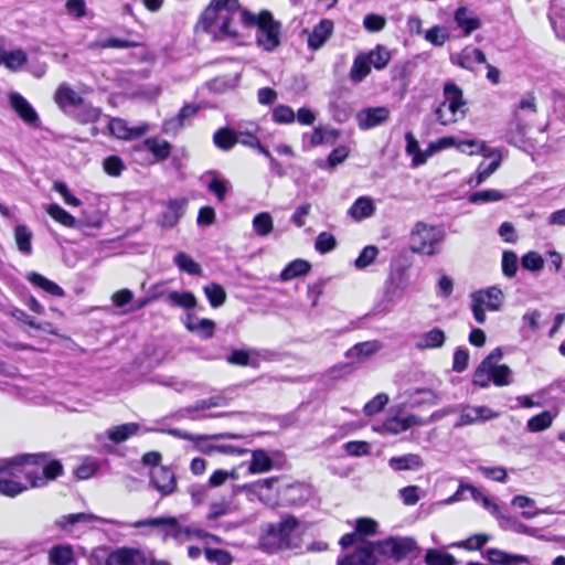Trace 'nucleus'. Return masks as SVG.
Listing matches in <instances>:
<instances>
[{
    "mask_svg": "<svg viewBox=\"0 0 565 565\" xmlns=\"http://www.w3.org/2000/svg\"><path fill=\"white\" fill-rule=\"evenodd\" d=\"M142 46V43L135 40H122L118 38H108L102 41H96L90 44L92 49H135Z\"/></svg>",
    "mask_w": 565,
    "mask_h": 565,
    "instance_id": "37",
    "label": "nucleus"
},
{
    "mask_svg": "<svg viewBox=\"0 0 565 565\" xmlns=\"http://www.w3.org/2000/svg\"><path fill=\"white\" fill-rule=\"evenodd\" d=\"M311 268V265L303 259H295L290 262L280 273V278L284 281L291 280L296 277L306 275Z\"/></svg>",
    "mask_w": 565,
    "mask_h": 565,
    "instance_id": "38",
    "label": "nucleus"
},
{
    "mask_svg": "<svg viewBox=\"0 0 565 565\" xmlns=\"http://www.w3.org/2000/svg\"><path fill=\"white\" fill-rule=\"evenodd\" d=\"M372 541H364L352 553L338 559V565H376L379 558L376 552L370 546Z\"/></svg>",
    "mask_w": 565,
    "mask_h": 565,
    "instance_id": "9",
    "label": "nucleus"
},
{
    "mask_svg": "<svg viewBox=\"0 0 565 565\" xmlns=\"http://www.w3.org/2000/svg\"><path fill=\"white\" fill-rule=\"evenodd\" d=\"M444 239L445 233L441 228L417 222L409 234V249L416 254L433 256L439 253Z\"/></svg>",
    "mask_w": 565,
    "mask_h": 565,
    "instance_id": "5",
    "label": "nucleus"
},
{
    "mask_svg": "<svg viewBox=\"0 0 565 565\" xmlns=\"http://www.w3.org/2000/svg\"><path fill=\"white\" fill-rule=\"evenodd\" d=\"M92 520H93V515L84 513V512H78V513L62 515L60 519H57L55 521V524L58 529L66 531V530H70L73 525H75L77 523H81V522L87 523V522H90Z\"/></svg>",
    "mask_w": 565,
    "mask_h": 565,
    "instance_id": "50",
    "label": "nucleus"
},
{
    "mask_svg": "<svg viewBox=\"0 0 565 565\" xmlns=\"http://www.w3.org/2000/svg\"><path fill=\"white\" fill-rule=\"evenodd\" d=\"M145 563L146 557L139 548L127 546L110 552L105 559V565H145Z\"/></svg>",
    "mask_w": 565,
    "mask_h": 565,
    "instance_id": "11",
    "label": "nucleus"
},
{
    "mask_svg": "<svg viewBox=\"0 0 565 565\" xmlns=\"http://www.w3.org/2000/svg\"><path fill=\"white\" fill-rule=\"evenodd\" d=\"M372 542L370 546L373 547L377 556L395 563L416 557L419 554L416 541L409 536H388Z\"/></svg>",
    "mask_w": 565,
    "mask_h": 565,
    "instance_id": "4",
    "label": "nucleus"
},
{
    "mask_svg": "<svg viewBox=\"0 0 565 565\" xmlns=\"http://www.w3.org/2000/svg\"><path fill=\"white\" fill-rule=\"evenodd\" d=\"M46 213L57 223L65 227H75L76 220L66 210L56 203H51L45 209Z\"/></svg>",
    "mask_w": 565,
    "mask_h": 565,
    "instance_id": "40",
    "label": "nucleus"
},
{
    "mask_svg": "<svg viewBox=\"0 0 565 565\" xmlns=\"http://www.w3.org/2000/svg\"><path fill=\"white\" fill-rule=\"evenodd\" d=\"M12 317L35 330H43L51 334H56V332L52 329L53 326L51 322H36L33 317L29 316L25 311L21 309H15L14 311H12Z\"/></svg>",
    "mask_w": 565,
    "mask_h": 565,
    "instance_id": "48",
    "label": "nucleus"
},
{
    "mask_svg": "<svg viewBox=\"0 0 565 565\" xmlns=\"http://www.w3.org/2000/svg\"><path fill=\"white\" fill-rule=\"evenodd\" d=\"M168 301L173 307H181L186 310L193 309L198 305L196 297L191 291L171 290L168 292Z\"/></svg>",
    "mask_w": 565,
    "mask_h": 565,
    "instance_id": "36",
    "label": "nucleus"
},
{
    "mask_svg": "<svg viewBox=\"0 0 565 565\" xmlns=\"http://www.w3.org/2000/svg\"><path fill=\"white\" fill-rule=\"evenodd\" d=\"M427 422L419 416L416 415H407L406 417L393 416L387 418L383 424V429L386 433L397 435L399 433L406 431L407 429L414 426H424Z\"/></svg>",
    "mask_w": 565,
    "mask_h": 565,
    "instance_id": "15",
    "label": "nucleus"
},
{
    "mask_svg": "<svg viewBox=\"0 0 565 565\" xmlns=\"http://www.w3.org/2000/svg\"><path fill=\"white\" fill-rule=\"evenodd\" d=\"M388 466L396 471L417 470L424 466L422 457L417 454H407L401 457H392Z\"/></svg>",
    "mask_w": 565,
    "mask_h": 565,
    "instance_id": "31",
    "label": "nucleus"
},
{
    "mask_svg": "<svg viewBox=\"0 0 565 565\" xmlns=\"http://www.w3.org/2000/svg\"><path fill=\"white\" fill-rule=\"evenodd\" d=\"M445 102L449 113L457 114L463 106L462 90L455 83H446L444 87Z\"/></svg>",
    "mask_w": 565,
    "mask_h": 565,
    "instance_id": "27",
    "label": "nucleus"
},
{
    "mask_svg": "<svg viewBox=\"0 0 565 565\" xmlns=\"http://www.w3.org/2000/svg\"><path fill=\"white\" fill-rule=\"evenodd\" d=\"M110 134L121 140H134L143 136L149 130L148 124L130 127L122 118H111L108 122Z\"/></svg>",
    "mask_w": 565,
    "mask_h": 565,
    "instance_id": "12",
    "label": "nucleus"
},
{
    "mask_svg": "<svg viewBox=\"0 0 565 565\" xmlns=\"http://www.w3.org/2000/svg\"><path fill=\"white\" fill-rule=\"evenodd\" d=\"M521 265L524 269L537 271L543 268L544 260L539 253L531 250L523 255Z\"/></svg>",
    "mask_w": 565,
    "mask_h": 565,
    "instance_id": "64",
    "label": "nucleus"
},
{
    "mask_svg": "<svg viewBox=\"0 0 565 565\" xmlns=\"http://www.w3.org/2000/svg\"><path fill=\"white\" fill-rule=\"evenodd\" d=\"M355 531L362 536H371L377 532V522L371 518H359L355 521Z\"/></svg>",
    "mask_w": 565,
    "mask_h": 565,
    "instance_id": "61",
    "label": "nucleus"
},
{
    "mask_svg": "<svg viewBox=\"0 0 565 565\" xmlns=\"http://www.w3.org/2000/svg\"><path fill=\"white\" fill-rule=\"evenodd\" d=\"M505 198V194L499 190L487 189L476 191L470 194L469 202L471 203H488L501 201Z\"/></svg>",
    "mask_w": 565,
    "mask_h": 565,
    "instance_id": "54",
    "label": "nucleus"
},
{
    "mask_svg": "<svg viewBox=\"0 0 565 565\" xmlns=\"http://www.w3.org/2000/svg\"><path fill=\"white\" fill-rule=\"evenodd\" d=\"M14 239L18 249L25 254L30 255L32 253V232L28 228L26 225L20 224L14 228Z\"/></svg>",
    "mask_w": 565,
    "mask_h": 565,
    "instance_id": "41",
    "label": "nucleus"
},
{
    "mask_svg": "<svg viewBox=\"0 0 565 565\" xmlns=\"http://www.w3.org/2000/svg\"><path fill=\"white\" fill-rule=\"evenodd\" d=\"M54 102L61 109H65L68 106L83 105L84 98L67 84H61L55 90Z\"/></svg>",
    "mask_w": 565,
    "mask_h": 565,
    "instance_id": "23",
    "label": "nucleus"
},
{
    "mask_svg": "<svg viewBox=\"0 0 565 565\" xmlns=\"http://www.w3.org/2000/svg\"><path fill=\"white\" fill-rule=\"evenodd\" d=\"M103 168L106 174L117 178L121 175L126 166L119 156L113 154L104 159Z\"/></svg>",
    "mask_w": 565,
    "mask_h": 565,
    "instance_id": "56",
    "label": "nucleus"
},
{
    "mask_svg": "<svg viewBox=\"0 0 565 565\" xmlns=\"http://www.w3.org/2000/svg\"><path fill=\"white\" fill-rule=\"evenodd\" d=\"M498 360H491L492 383L497 386H505L511 383V370L508 365L497 364Z\"/></svg>",
    "mask_w": 565,
    "mask_h": 565,
    "instance_id": "53",
    "label": "nucleus"
},
{
    "mask_svg": "<svg viewBox=\"0 0 565 565\" xmlns=\"http://www.w3.org/2000/svg\"><path fill=\"white\" fill-rule=\"evenodd\" d=\"M213 142L218 149L228 151L238 142V137L233 129L223 127L214 132Z\"/></svg>",
    "mask_w": 565,
    "mask_h": 565,
    "instance_id": "35",
    "label": "nucleus"
},
{
    "mask_svg": "<svg viewBox=\"0 0 565 565\" xmlns=\"http://www.w3.org/2000/svg\"><path fill=\"white\" fill-rule=\"evenodd\" d=\"M50 565H71L75 561V554L71 544H57L47 553Z\"/></svg>",
    "mask_w": 565,
    "mask_h": 565,
    "instance_id": "24",
    "label": "nucleus"
},
{
    "mask_svg": "<svg viewBox=\"0 0 565 565\" xmlns=\"http://www.w3.org/2000/svg\"><path fill=\"white\" fill-rule=\"evenodd\" d=\"M64 473V467L50 452L20 454L0 465V476L19 480L24 477L31 488H41Z\"/></svg>",
    "mask_w": 565,
    "mask_h": 565,
    "instance_id": "2",
    "label": "nucleus"
},
{
    "mask_svg": "<svg viewBox=\"0 0 565 565\" xmlns=\"http://www.w3.org/2000/svg\"><path fill=\"white\" fill-rule=\"evenodd\" d=\"M142 146L156 158L157 161H164L172 153L171 142L168 140H161L157 137L146 138Z\"/></svg>",
    "mask_w": 565,
    "mask_h": 565,
    "instance_id": "25",
    "label": "nucleus"
},
{
    "mask_svg": "<svg viewBox=\"0 0 565 565\" xmlns=\"http://www.w3.org/2000/svg\"><path fill=\"white\" fill-rule=\"evenodd\" d=\"M381 349V343L379 341H366L356 343L353 348H351L347 355L348 356H370L376 353Z\"/></svg>",
    "mask_w": 565,
    "mask_h": 565,
    "instance_id": "55",
    "label": "nucleus"
},
{
    "mask_svg": "<svg viewBox=\"0 0 565 565\" xmlns=\"http://www.w3.org/2000/svg\"><path fill=\"white\" fill-rule=\"evenodd\" d=\"M367 60L369 57H366V55H364L363 52L359 53L354 57L349 74L350 79L353 83H361L371 73V65Z\"/></svg>",
    "mask_w": 565,
    "mask_h": 565,
    "instance_id": "33",
    "label": "nucleus"
},
{
    "mask_svg": "<svg viewBox=\"0 0 565 565\" xmlns=\"http://www.w3.org/2000/svg\"><path fill=\"white\" fill-rule=\"evenodd\" d=\"M375 211L376 206L372 198L360 196L353 202V204L348 210V215L352 220L360 222L362 220L372 217L375 214Z\"/></svg>",
    "mask_w": 565,
    "mask_h": 565,
    "instance_id": "21",
    "label": "nucleus"
},
{
    "mask_svg": "<svg viewBox=\"0 0 565 565\" xmlns=\"http://www.w3.org/2000/svg\"><path fill=\"white\" fill-rule=\"evenodd\" d=\"M26 62H28V56L23 50L18 49V50L10 51V52H7L4 50L3 65L8 70L15 72V71L20 70L23 65H25Z\"/></svg>",
    "mask_w": 565,
    "mask_h": 565,
    "instance_id": "47",
    "label": "nucleus"
},
{
    "mask_svg": "<svg viewBox=\"0 0 565 565\" xmlns=\"http://www.w3.org/2000/svg\"><path fill=\"white\" fill-rule=\"evenodd\" d=\"M203 291L212 308L221 307L226 300V292L220 284L205 285Z\"/></svg>",
    "mask_w": 565,
    "mask_h": 565,
    "instance_id": "45",
    "label": "nucleus"
},
{
    "mask_svg": "<svg viewBox=\"0 0 565 565\" xmlns=\"http://www.w3.org/2000/svg\"><path fill=\"white\" fill-rule=\"evenodd\" d=\"M102 111L98 107L92 105H81V108L74 114V119L82 125L94 124L99 120Z\"/></svg>",
    "mask_w": 565,
    "mask_h": 565,
    "instance_id": "46",
    "label": "nucleus"
},
{
    "mask_svg": "<svg viewBox=\"0 0 565 565\" xmlns=\"http://www.w3.org/2000/svg\"><path fill=\"white\" fill-rule=\"evenodd\" d=\"M26 490L28 487L19 480H14L6 475L0 476V494L14 498Z\"/></svg>",
    "mask_w": 565,
    "mask_h": 565,
    "instance_id": "39",
    "label": "nucleus"
},
{
    "mask_svg": "<svg viewBox=\"0 0 565 565\" xmlns=\"http://www.w3.org/2000/svg\"><path fill=\"white\" fill-rule=\"evenodd\" d=\"M26 279L30 284H32L34 287L40 288L47 292L51 296L54 297H63L64 290L62 287H60L56 282L47 279L43 275L31 271L28 274Z\"/></svg>",
    "mask_w": 565,
    "mask_h": 565,
    "instance_id": "29",
    "label": "nucleus"
},
{
    "mask_svg": "<svg viewBox=\"0 0 565 565\" xmlns=\"http://www.w3.org/2000/svg\"><path fill=\"white\" fill-rule=\"evenodd\" d=\"M455 21L458 24V26L463 30L466 35L470 34L475 30H478L481 25L480 20L465 7H461L456 10Z\"/></svg>",
    "mask_w": 565,
    "mask_h": 565,
    "instance_id": "32",
    "label": "nucleus"
},
{
    "mask_svg": "<svg viewBox=\"0 0 565 565\" xmlns=\"http://www.w3.org/2000/svg\"><path fill=\"white\" fill-rule=\"evenodd\" d=\"M338 137V132L331 128H324L322 126H318L313 129L310 137L311 146H319L322 143H330L335 140Z\"/></svg>",
    "mask_w": 565,
    "mask_h": 565,
    "instance_id": "52",
    "label": "nucleus"
},
{
    "mask_svg": "<svg viewBox=\"0 0 565 565\" xmlns=\"http://www.w3.org/2000/svg\"><path fill=\"white\" fill-rule=\"evenodd\" d=\"M205 557L210 563L218 565H230L233 561L231 553L223 548L207 547L205 550Z\"/></svg>",
    "mask_w": 565,
    "mask_h": 565,
    "instance_id": "57",
    "label": "nucleus"
},
{
    "mask_svg": "<svg viewBox=\"0 0 565 565\" xmlns=\"http://www.w3.org/2000/svg\"><path fill=\"white\" fill-rule=\"evenodd\" d=\"M186 205V198L169 199L166 204V209L159 216V225L162 228H173L177 226L183 215Z\"/></svg>",
    "mask_w": 565,
    "mask_h": 565,
    "instance_id": "10",
    "label": "nucleus"
},
{
    "mask_svg": "<svg viewBox=\"0 0 565 565\" xmlns=\"http://www.w3.org/2000/svg\"><path fill=\"white\" fill-rule=\"evenodd\" d=\"M390 110L386 107H370L362 109L358 115V124L361 129H370L386 121Z\"/></svg>",
    "mask_w": 565,
    "mask_h": 565,
    "instance_id": "16",
    "label": "nucleus"
},
{
    "mask_svg": "<svg viewBox=\"0 0 565 565\" xmlns=\"http://www.w3.org/2000/svg\"><path fill=\"white\" fill-rule=\"evenodd\" d=\"M333 29V21L329 19H322L318 24L313 26L312 31L308 35L309 49L317 51L322 47L332 35Z\"/></svg>",
    "mask_w": 565,
    "mask_h": 565,
    "instance_id": "17",
    "label": "nucleus"
},
{
    "mask_svg": "<svg viewBox=\"0 0 565 565\" xmlns=\"http://www.w3.org/2000/svg\"><path fill=\"white\" fill-rule=\"evenodd\" d=\"M277 481L278 478H266L249 482V495H256L258 500L265 504H275L277 502V493L273 486Z\"/></svg>",
    "mask_w": 565,
    "mask_h": 565,
    "instance_id": "14",
    "label": "nucleus"
},
{
    "mask_svg": "<svg viewBox=\"0 0 565 565\" xmlns=\"http://www.w3.org/2000/svg\"><path fill=\"white\" fill-rule=\"evenodd\" d=\"M253 228L257 236H268L274 230L273 217L268 212H260L253 218Z\"/></svg>",
    "mask_w": 565,
    "mask_h": 565,
    "instance_id": "42",
    "label": "nucleus"
},
{
    "mask_svg": "<svg viewBox=\"0 0 565 565\" xmlns=\"http://www.w3.org/2000/svg\"><path fill=\"white\" fill-rule=\"evenodd\" d=\"M450 61L461 68L472 71L473 62L487 63V57L480 49L467 46L461 52L451 55Z\"/></svg>",
    "mask_w": 565,
    "mask_h": 565,
    "instance_id": "19",
    "label": "nucleus"
},
{
    "mask_svg": "<svg viewBox=\"0 0 565 565\" xmlns=\"http://www.w3.org/2000/svg\"><path fill=\"white\" fill-rule=\"evenodd\" d=\"M273 468V460L269 455L262 449L252 451L249 472H265Z\"/></svg>",
    "mask_w": 565,
    "mask_h": 565,
    "instance_id": "43",
    "label": "nucleus"
},
{
    "mask_svg": "<svg viewBox=\"0 0 565 565\" xmlns=\"http://www.w3.org/2000/svg\"><path fill=\"white\" fill-rule=\"evenodd\" d=\"M335 246V237L328 232L320 233L316 238L315 247L320 254H327L333 250Z\"/></svg>",
    "mask_w": 565,
    "mask_h": 565,
    "instance_id": "60",
    "label": "nucleus"
},
{
    "mask_svg": "<svg viewBox=\"0 0 565 565\" xmlns=\"http://www.w3.org/2000/svg\"><path fill=\"white\" fill-rule=\"evenodd\" d=\"M459 408L460 415L455 424L456 428L484 423L499 416L497 412L488 406L459 405Z\"/></svg>",
    "mask_w": 565,
    "mask_h": 565,
    "instance_id": "8",
    "label": "nucleus"
},
{
    "mask_svg": "<svg viewBox=\"0 0 565 565\" xmlns=\"http://www.w3.org/2000/svg\"><path fill=\"white\" fill-rule=\"evenodd\" d=\"M11 107L17 115L26 124L35 125L39 122V116L31 104L20 94H12L10 97Z\"/></svg>",
    "mask_w": 565,
    "mask_h": 565,
    "instance_id": "20",
    "label": "nucleus"
},
{
    "mask_svg": "<svg viewBox=\"0 0 565 565\" xmlns=\"http://www.w3.org/2000/svg\"><path fill=\"white\" fill-rule=\"evenodd\" d=\"M26 279L30 284H32L34 287L40 288L47 292L51 296L54 297H63L64 290L62 287H60L56 282L47 279L43 275L31 271L28 274Z\"/></svg>",
    "mask_w": 565,
    "mask_h": 565,
    "instance_id": "30",
    "label": "nucleus"
},
{
    "mask_svg": "<svg viewBox=\"0 0 565 565\" xmlns=\"http://www.w3.org/2000/svg\"><path fill=\"white\" fill-rule=\"evenodd\" d=\"M425 39L436 46H441L449 39V34L445 28L435 25L426 31Z\"/></svg>",
    "mask_w": 565,
    "mask_h": 565,
    "instance_id": "63",
    "label": "nucleus"
},
{
    "mask_svg": "<svg viewBox=\"0 0 565 565\" xmlns=\"http://www.w3.org/2000/svg\"><path fill=\"white\" fill-rule=\"evenodd\" d=\"M427 565H455V558L447 553H440L436 550H428L425 555Z\"/></svg>",
    "mask_w": 565,
    "mask_h": 565,
    "instance_id": "59",
    "label": "nucleus"
},
{
    "mask_svg": "<svg viewBox=\"0 0 565 565\" xmlns=\"http://www.w3.org/2000/svg\"><path fill=\"white\" fill-rule=\"evenodd\" d=\"M379 254L377 247L373 245L365 246L355 259L354 265L358 269H364L370 266Z\"/></svg>",
    "mask_w": 565,
    "mask_h": 565,
    "instance_id": "58",
    "label": "nucleus"
},
{
    "mask_svg": "<svg viewBox=\"0 0 565 565\" xmlns=\"http://www.w3.org/2000/svg\"><path fill=\"white\" fill-rule=\"evenodd\" d=\"M502 351L500 348L494 349L477 367L473 374V384L480 387H488L492 382L491 360H500Z\"/></svg>",
    "mask_w": 565,
    "mask_h": 565,
    "instance_id": "18",
    "label": "nucleus"
},
{
    "mask_svg": "<svg viewBox=\"0 0 565 565\" xmlns=\"http://www.w3.org/2000/svg\"><path fill=\"white\" fill-rule=\"evenodd\" d=\"M446 341L445 332L439 328H434L417 337L415 347L419 350L438 349L444 345Z\"/></svg>",
    "mask_w": 565,
    "mask_h": 565,
    "instance_id": "26",
    "label": "nucleus"
},
{
    "mask_svg": "<svg viewBox=\"0 0 565 565\" xmlns=\"http://www.w3.org/2000/svg\"><path fill=\"white\" fill-rule=\"evenodd\" d=\"M139 430L140 425L138 423H126L109 428L107 430V438L114 444H121L137 435Z\"/></svg>",
    "mask_w": 565,
    "mask_h": 565,
    "instance_id": "28",
    "label": "nucleus"
},
{
    "mask_svg": "<svg viewBox=\"0 0 565 565\" xmlns=\"http://www.w3.org/2000/svg\"><path fill=\"white\" fill-rule=\"evenodd\" d=\"M239 20L247 23V9L238 0H211L194 25L195 33L207 34L213 42L242 39Z\"/></svg>",
    "mask_w": 565,
    "mask_h": 565,
    "instance_id": "1",
    "label": "nucleus"
},
{
    "mask_svg": "<svg viewBox=\"0 0 565 565\" xmlns=\"http://www.w3.org/2000/svg\"><path fill=\"white\" fill-rule=\"evenodd\" d=\"M406 140V153L412 156V164L414 167H418L425 163V156H422V150L419 148L418 141L412 132L405 134Z\"/></svg>",
    "mask_w": 565,
    "mask_h": 565,
    "instance_id": "49",
    "label": "nucleus"
},
{
    "mask_svg": "<svg viewBox=\"0 0 565 565\" xmlns=\"http://www.w3.org/2000/svg\"><path fill=\"white\" fill-rule=\"evenodd\" d=\"M363 54L369 57L367 61L370 62L371 67L373 66L375 70L385 68L392 58L391 52L382 44H377L371 51L363 52Z\"/></svg>",
    "mask_w": 565,
    "mask_h": 565,
    "instance_id": "34",
    "label": "nucleus"
},
{
    "mask_svg": "<svg viewBox=\"0 0 565 565\" xmlns=\"http://www.w3.org/2000/svg\"><path fill=\"white\" fill-rule=\"evenodd\" d=\"M471 310L478 323H484L486 311H497L503 302V292L500 288L492 286L471 294Z\"/></svg>",
    "mask_w": 565,
    "mask_h": 565,
    "instance_id": "7",
    "label": "nucleus"
},
{
    "mask_svg": "<svg viewBox=\"0 0 565 565\" xmlns=\"http://www.w3.org/2000/svg\"><path fill=\"white\" fill-rule=\"evenodd\" d=\"M249 26L256 29L255 42L264 51L273 52L280 45L281 23L270 11L249 12Z\"/></svg>",
    "mask_w": 565,
    "mask_h": 565,
    "instance_id": "3",
    "label": "nucleus"
},
{
    "mask_svg": "<svg viewBox=\"0 0 565 565\" xmlns=\"http://www.w3.org/2000/svg\"><path fill=\"white\" fill-rule=\"evenodd\" d=\"M174 264L181 271L189 275L199 276L202 274V268L190 255L184 252H179L173 259Z\"/></svg>",
    "mask_w": 565,
    "mask_h": 565,
    "instance_id": "44",
    "label": "nucleus"
},
{
    "mask_svg": "<svg viewBox=\"0 0 565 565\" xmlns=\"http://www.w3.org/2000/svg\"><path fill=\"white\" fill-rule=\"evenodd\" d=\"M553 422L551 412L544 411L539 415L531 417L526 423V428L532 433H539L547 429Z\"/></svg>",
    "mask_w": 565,
    "mask_h": 565,
    "instance_id": "51",
    "label": "nucleus"
},
{
    "mask_svg": "<svg viewBox=\"0 0 565 565\" xmlns=\"http://www.w3.org/2000/svg\"><path fill=\"white\" fill-rule=\"evenodd\" d=\"M298 521L294 516H286L277 524H269L265 535L260 539V546L267 552H275L290 547V534L297 527Z\"/></svg>",
    "mask_w": 565,
    "mask_h": 565,
    "instance_id": "6",
    "label": "nucleus"
},
{
    "mask_svg": "<svg viewBox=\"0 0 565 565\" xmlns=\"http://www.w3.org/2000/svg\"><path fill=\"white\" fill-rule=\"evenodd\" d=\"M273 119L278 124H291L296 119V114L287 105H278L273 110Z\"/></svg>",
    "mask_w": 565,
    "mask_h": 565,
    "instance_id": "62",
    "label": "nucleus"
},
{
    "mask_svg": "<svg viewBox=\"0 0 565 565\" xmlns=\"http://www.w3.org/2000/svg\"><path fill=\"white\" fill-rule=\"evenodd\" d=\"M486 556L490 563L498 565H522L530 562L527 556L507 553L499 548L487 550Z\"/></svg>",
    "mask_w": 565,
    "mask_h": 565,
    "instance_id": "22",
    "label": "nucleus"
},
{
    "mask_svg": "<svg viewBox=\"0 0 565 565\" xmlns=\"http://www.w3.org/2000/svg\"><path fill=\"white\" fill-rule=\"evenodd\" d=\"M151 482L162 497L170 495L177 488L174 472L166 466H161L152 472Z\"/></svg>",
    "mask_w": 565,
    "mask_h": 565,
    "instance_id": "13",
    "label": "nucleus"
}]
</instances>
